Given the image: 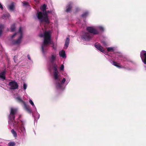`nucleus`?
Returning a JSON list of instances; mask_svg holds the SVG:
<instances>
[{
	"label": "nucleus",
	"mask_w": 146,
	"mask_h": 146,
	"mask_svg": "<svg viewBox=\"0 0 146 146\" xmlns=\"http://www.w3.org/2000/svg\"><path fill=\"white\" fill-rule=\"evenodd\" d=\"M51 32L50 31H45L44 32L43 35H40V37H44V40L42 46V50L43 53L45 52L46 50L44 48V47L47 46L51 43Z\"/></svg>",
	"instance_id": "obj_1"
},
{
	"label": "nucleus",
	"mask_w": 146,
	"mask_h": 146,
	"mask_svg": "<svg viewBox=\"0 0 146 146\" xmlns=\"http://www.w3.org/2000/svg\"><path fill=\"white\" fill-rule=\"evenodd\" d=\"M46 7V5L44 4L41 8V9L43 11V14L41 12H39L37 13L38 18L41 22H44L46 23H48L49 21L48 17V12L45 11Z\"/></svg>",
	"instance_id": "obj_2"
},
{
	"label": "nucleus",
	"mask_w": 146,
	"mask_h": 146,
	"mask_svg": "<svg viewBox=\"0 0 146 146\" xmlns=\"http://www.w3.org/2000/svg\"><path fill=\"white\" fill-rule=\"evenodd\" d=\"M22 29L20 28L19 30L18 33L14 34L12 36V38L16 35H17L19 38L15 42H13V44H20L21 41V39L22 38Z\"/></svg>",
	"instance_id": "obj_3"
},
{
	"label": "nucleus",
	"mask_w": 146,
	"mask_h": 146,
	"mask_svg": "<svg viewBox=\"0 0 146 146\" xmlns=\"http://www.w3.org/2000/svg\"><path fill=\"white\" fill-rule=\"evenodd\" d=\"M140 57L144 64H146V51L142 50L140 53Z\"/></svg>",
	"instance_id": "obj_4"
},
{
	"label": "nucleus",
	"mask_w": 146,
	"mask_h": 146,
	"mask_svg": "<svg viewBox=\"0 0 146 146\" xmlns=\"http://www.w3.org/2000/svg\"><path fill=\"white\" fill-rule=\"evenodd\" d=\"M9 85L11 87V88L13 89H15L18 87L17 84L15 82H11L9 83Z\"/></svg>",
	"instance_id": "obj_5"
},
{
	"label": "nucleus",
	"mask_w": 146,
	"mask_h": 146,
	"mask_svg": "<svg viewBox=\"0 0 146 146\" xmlns=\"http://www.w3.org/2000/svg\"><path fill=\"white\" fill-rule=\"evenodd\" d=\"M95 47L99 51L102 52L104 53V49L103 48L99 43H96L95 45Z\"/></svg>",
	"instance_id": "obj_6"
},
{
	"label": "nucleus",
	"mask_w": 146,
	"mask_h": 146,
	"mask_svg": "<svg viewBox=\"0 0 146 146\" xmlns=\"http://www.w3.org/2000/svg\"><path fill=\"white\" fill-rule=\"evenodd\" d=\"M87 29L89 32L94 34H97L98 33V31L92 27H88Z\"/></svg>",
	"instance_id": "obj_7"
},
{
	"label": "nucleus",
	"mask_w": 146,
	"mask_h": 146,
	"mask_svg": "<svg viewBox=\"0 0 146 146\" xmlns=\"http://www.w3.org/2000/svg\"><path fill=\"white\" fill-rule=\"evenodd\" d=\"M54 70L55 71L54 73L53 74L54 78L55 80H59V77L58 76V72L57 70L56 67H55L54 68Z\"/></svg>",
	"instance_id": "obj_8"
},
{
	"label": "nucleus",
	"mask_w": 146,
	"mask_h": 146,
	"mask_svg": "<svg viewBox=\"0 0 146 146\" xmlns=\"http://www.w3.org/2000/svg\"><path fill=\"white\" fill-rule=\"evenodd\" d=\"M6 71L5 70H4L0 73V79L3 80L5 79V74Z\"/></svg>",
	"instance_id": "obj_9"
},
{
	"label": "nucleus",
	"mask_w": 146,
	"mask_h": 146,
	"mask_svg": "<svg viewBox=\"0 0 146 146\" xmlns=\"http://www.w3.org/2000/svg\"><path fill=\"white\" fill-rule=\"evenodd\" d=\"M60 56L62 57L63 58H66L65 52L64 50H62L60 51L59 53Z\"/></svg>",
	"instance_id": "obj_10"
},
{
	"label": "nucleus",
	"mask_w": 146,
	"mask_h": 146,
	"mask_svg": "<svg viewBox=\"0 0 146 146\" xmlns=\"http://www.w3.org/2000/svg\"><path fill=\"white\" fill-rule=\"evenodd\" d=\"M17 109H13V108H11V112H10V115L12 116L13 117V115L17 111Z\"/></svg>",
	"instance_id": "obj_11"
},
{
	"label": "nucleus",
	"mask_w": 146,
	"mask_h": 146,
	"mask_svg": "<svg viewBox=\"0 0 146 146\" xmlns=\"http://www.w3.org/2000/svg\"><path fill=\"white\" fill-rule=\"evenodd\" d=\"M69 39L68 38H67L66 40L64 46V48H66L68 45L69 44Z\"/></svg>",
	"instance_id": "obj_12"
},
{
	"label": "nucleus",
	"mask_w": 146,
	"mask_h": 146,
	"mask_svg": "<svg viewBox=\"0 0 146 146\" xmlns=\"http://www.w3.org/2000/svg\"><path fill=\"white\" fill-rule=\"evenodd\" d=\"M56 56L55 54H52L50 58V60L52 61H53L55 60V58H56Z\"/></svg>",
	"instance_id": "obj_13"
},
{
	"label": "nucleus",
	"mask_w": 146,
	"mask_h": 146,
	"mask_svg": "<svg viewBox=\"0 0 146 146\" xmlns=\"http://www.w3.org/2000/svg\"><path fill=\"white\" fill-rule=\"evenodd\" d=\"M107 49V50L109 52L113 51L114 50V48L113 47H108Z\"/></svg>",
	"instance_id": "obj_14"
},
{
	"label": "nucleus",
	"mask_w": 146,
	"mask_h": 146,
	"mask_svg": "<svg viewBox=\"0 0 146 146\" xmlns=\"http://www.w3.org/2000/svg\"><path fill=\"white\" fill-rule=\"evenodd\" d=\"M14 9V6L13 4H12L11 5L9 6V9L10 10L12 11Z\"/></svg>",
	"instance_id": "obj_15"
},
{
	"label": "nucleus",
	"mask_w": 146,
	"mask_h": 146,
	"mask_svg": "<svg viewBox=\"0 0 146 146\" xmlns=\"http://www.w3.org/2000/svg\"><path fill=\"white\" fill-rule=\"evenodd\" d=\"M29 102L32 105L33 107L34 108H35L36 109V108L34 104V103L31 99L29 100Z\"/></svg>",
	"instance_id": "obj_16"
},
{
	"label": "nucleus",
	"mask_w": 146,
	"mask_h": 146,
	"mask_svg": "<svg viewBox=\"0 0 146 146\" xmlns=\"http://www.w3.org/2000/svg\"><path fill=\"white\" fill-rule=\"evenodd\" d=\"M113 65H114V66H115L117 67H119V68L121 67V66H120V65L119 64H117V63L115 62H114L113 63Z\"/></svg>",
	"instance_id": "obj_17"
},
{
	"label": "nucleus",
	"mask_w": 146,
	"mask_h": 146,
	"mask_svg": "<svg viewBox=\"0 0 146 146\" xmlns=\"http://www.w3.org/2000/svg\"><path fill=\"white\" fill-rule=\"evenodd\" d=\"M15 29V27L14 25H12L11 28V31H14Z\"/></svg>",
	"instance_id": "obj_18"
},
{
	"label": "nucleus",
	"mask_w": 146,
	"mask_h": 146,
	"mask_svg": "<svg viewBox=\"0 0 146 146\" xmlns=\"http://www.w3.org/2000/svg\"><path fill=\"white\" fill-rule=\"evenodd\" d=\"M98 29L101 31H104V29L103 27L102 26H100L98 27Z\"/></svg>",
	"instance_id": "obj_19"
},
{
	"label": "nucleus",
	"mask_w": 146,
	"mask_h": 146,
	"mask_svg": "<svg viewBox=\"0 0 146 146\" xmlns=\"http://www.w3.org/2000/svg\"><path fill=\"white\" fill-rule=\"evenodd\" d=\"M17 100L19 102H23L24 103H25L23 102V101L21 99V98L19 97H18L17 98Z\"/></svg>",
	"instance_id": "obj_20"
},
{
	"label": "nucleus",
	"mask_w": 146,
	"mask_h": 146,
	"mask_svg": "<svg viewBox=\"0 0 146 146\" xmlns=\"http://www.w3.org/2000/svg\"><path fill=\"white\" fill-rule=\"evenodd\" d=\"M9 146H15V144L14 142H10L8 144Z\"/></svg>",
	"instance_id": "obj_21"
},
{
	"label": "nucleus",
	"mask_w": 146,
	"mask_h": 146,
	"mask_svg": "<svg viewBox=\"0 0 146 146\" xmlns=\"http://www.w3.org/2000/svg\"><path fill=\"white\" fill-rule=\"evenodd\" d=\"M11 131L14 136L15 137H16L17 136V133L13 129H12Z\"/></svg>",
	"instance_id": "obj_22"
},
{
	"label": "nucleus",
	"mask_w": 146,
	"mask_h": 146,
	"mask_svg": "<svg viewBox=\"0 0 146 146\" xmlns=\"http://www.w3.org/2000/svg\"><path fill=\"white\" fill-rule=\"evenodd\" d=\"M64 66L62 64L61 65V66L60 67V69L61 71H63L64 70Z\"/></svg>",
	"instance_id": "obj_23"
},
{
	"label": "nucleus",
	"mask_w": 146,
	"mask_h": 146,
	"mask_svg": "<svg viewBox=\"0 0 146 146\" xmlns=\"http://www.w3.org/2000/svg\"><path fill=\"white\" fill-rule=\"evenodd\" d=\"M65 81H66V79L65 78H63L62 80L61 81V84H64L65 82Z\"/></svg>",
	"instance_id": "obj_24"
},
{
	"label": "nucleus",
	"mask_w": 146,
	"mask_h": 146,
	"mask_svg": "<svg viewBox=\"0 0 146 146\" xmlns=\"http://www.w3.org/2000/svg\"><path fill=\"white\" fill-rule=\"evenodd\" d=\"M102 43L103 44V45H104L105 46H108V45H107V44L106 43V42H105L104 41H102Z\"/></svg>",
	"instance_id": "obj_25"
},
{
	"label": "nucleus",
	"mask_w": 146,
	"mask_h": 146,
	"mask_svg": "<svg viewBox=\"0 0 146 146\" xmlns=\"http://www.w3.org/2000/svg\"><path fill=\"white\" fill-rule=\"evenodd\" d=\"M71 9V8L69 7H67L66 9V11L67 12L69 11Z\"/></svg>",
	"instance_id": "obj_26"
},
{
	"label": "nucleus",
	"mask_w": 146,
	"mask_h": 146,
	"mask_svg": "<svg viewBox=\"0 0 146 146\" xmlns=\"http://www.w3.org/2000/svg\"><path fill=\"white\" fill-rule=\"evenodd\" d=\"M27 85L26 84H24L23 85V88L24 90H26L27 88Z\"/></svg>",
	"instance_id": "obj_27"
},
{
	"label": "nucleus",
	"mask_w": 146,
	"mask_h": 146,
	"mask_svg": "<svg viewBox=\"0 0 146 146\" xmlns=\"http://www.w3.org/2000/svg\"><path fill=\"white\" fill-rule=\"evenodd\" d=\"M28 3L26 2L23 3V5L24 6H26L28 5Z\"/></svg>",
	"instance_id": "obj_28"
},
{
	"label": "nucleus",
	"mask_w": 146,
	"mask_h": 146,
	"mask_svg": "<svg viewBox=\"0 0 146 146\" xmlns=\"http://www.w3.org/2000/svg\"><path fill=\"white\" fill-rule=\"evenodd\" d=\"M0 8L2 9H3V7L2 5L0 3Z\"/></svg>",
	"instance_id": "obj_29"
},
{
	"label": "nucleus",
	"mask_w": 146,
	"mask_h": 146,
	"mask_svg": "<svg viewBox=\"0 0 146 146\" xmlns=\"http://www.w3.org/2000/svg\"><path fill=\"white\" fill-rule=\"evenodd\" d=\"M27 57H28V58L29 59V60H30V56H29L28 55Z\"/></svg>",
	"instance_id": "obj_30"
},
{
	"label": "nucleus",
	"mask_w": 146,
	"mask_h": 146,
	"mask_svg": "<svg viewBox=\"0 0 146 146\" xmlns=\"http://www.w3.org/2000/svg\"><path fill=\"white\" fill-rule=\"evenodd\" d=\"M10 123V121H9V123Z\"/></svg>",
	"instance_id": "obj_31"
}]
</instances>
